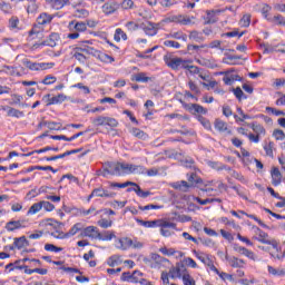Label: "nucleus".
Returning a JSON list of instances; mask_svg holds the SVG:
<instances>
[{"instance_id":"nucleus-55","label":"nucleus","mask_w":285,"mask_h":285,"mask_svg":"<svg viewBox=\"0 0 285 285\" xmlns=\"http://www.w3.org/2000/svg\"><path fill=\"white\" fill-rule=\"evenodd\" d=\"M268 21H271V23H276L277 26H285L284 17L281 14L269 18Z\"/></svg>"},{"instance_id":"nucleus-15","label":"nucleus","mask_w":285,"mask_h":285,"mask_svg":"<svg viewBox=\"0 0 285 285\" xmlns=\"http://www.w3.org/2000/svg\"><path fill=\"white\" fill-rule=\"evenodd\" d=\"M185 108L191 115H207L208 114V109H206L202 105H197V104L185 105Z\"/></svg>"},{"instance_id":"nucleus-50","label":"nucleus","mask_w":285,"mask_h":285,"mask_svg":"<svg viewBox=\"0 0 285 285\" xmlns=\"http://www.w3.org/2000/svg\"><path fill=\"white\" fill-rule=\"evenodd\" d=\"M9 28H10V30L19 29V17L12 16L9 19Z\"/></svg>"},{"instance_id":"nucleus-37","label":"nucleus","mask_w":285,"mask_h":285,"mask_svg":"<svg viewBox=\"0 0 285 285\" xmlns=\"http://www.w3.org/2000/svg\"><path fill=\"white\" fill-rule=\"evenodd\" d=\"M252 130L255 132V135H257L259 137L266 136V129L262 125L252 124Z\"/></svg>"},{"instance_id":"nucleus-21","label":"nucleus","mask_w":285,"mask_h":285,"mask_svg":"<svg viewBox=\"0 0 285 285\" xmlns=\"http://www.w3.org/2000/svg\"><path fill=\"white\" fill-rule=\"evenodd\" d=\"M258 230V235H259V242H262L263 244H271L273 246L274 249L277 250V240L275 239H268V234L262 232L261 229H257Z\"/></svg>"},{"instance_id":"nucleus-24","label":"nucleus","mask_w":285,"mask_h":285,"mask_svg":"<svg viewBox=\"0 0 285 285\" xmlns=\"http://www.w3.org/2000/svg\"><path fill=\"white\" fill-rule=\"evenodd\" d=\"M68 99V96L63 94H59L58 96H55L52 98L48 99L47 106H55L57 104H63Z\"/></svg>"},{"instance_id":"nucleus-8","label":"nucleus","mask_w":285,"mask_h":285,"mask_svg":"<svg viewBox=\"0 0 285 285\" xmlns=\"http://www.w3.org/2000/svg\"><path fill=\"white\" fill-rule=\"evenodd\" d=\"M165 63L171 70H181V68H188V60H184L177 57H165Z\"/></svg>"},{"instance_id":"nucleus-27","label":"nucleus","mask_w":285,"mask_h":285,"mask_svg":"<svg viewBox=\"0 0 285 285\" xmlns=\"http://www.w3.org/2000/svg\"><path fill=\"white\" fill-rule=\"evenodd\" d=\"M115 237H117L115 235V232L107 230V232H104L102 234H101V232H99L98 239L100 242H112V239H115Z\"/></svg>"},{"instance_id":"nucleus-3","label":"nucleus","mask_w":285,"mask_h":285,"mask_svg":"<svg viewBox=\"0 0 285 285\" xmlns=\"http://www.w3.org/2000/svg\"><path fill=\"white\" fill-rule=\"evenodd\" d=\"M158 228H160L159 232L163 237H173L177 230V223L170 222L169 218H160Z\"/></svg>"},{"instance_id":"nucleus-47","label":"nucleus","mask_w":285,"mask_h":285,"mask_svg":"<svg viewBox=\"0 0 285 285\" xmlns=\"http://www.w3.org/2000/svg\"><path fill=\"white\" fill-rule=\"evenodd\" d=\"M196 256L203 262V264H206V266H210V264H213L210 257L204 253H196Z\"/></svg>"},{"instance_id":"nucleus-64","label":"nucleus","mask_w":285,"mask_h":285,"mask_svg":"<svg viewBox=\"0 0 285 285\" xmlns=\"http://www.w3.org/2000/svg\"><path fill=\"white\" fill-rule=\"evenodd\" d=\"M183 283H184V285H196L195 278H193V276H190V273L188 275L184 276Z\"/></svg>"},{"instance_id":"nucleus-32","label":"nucleus","mask_w":285,"mask_h":285,"mask_svg":"<svg viewBox=\"0 0 285 285\" xmlns=\"http://www.w3.org/2000/svg\"><path fill=\"white\" fill-rule=\"evenodd\" d=\"M169 39H178L180 41H188V36L183 31H173L167 36Z\"/></svg>"},{"instance_id":"nucleus-26","label":"nucleus","mask_w":285,"mask_h":285,"mask_svg":"<svg viewBox=\"0 0 285 285\" xmlns=\"http://www.w3.org/2000/svg\"><path fill=\"white\" fill-rule=\"evenodd\" d=\"M53 17L43 12L40 13V16L37 18V23L39 26H48V23H50L52 21Z\"/></svg>"},{"instance_id":"nucleus-4","label":"nucleus","mask_w":285,"mask_h":285,"mask_svg":"<svg viewBox=\"0 0 285 285\" xmlns=\"http://www.w3.org/2000/svg\"><path fill=\"white\" fill-rule=\"evenodd\" d=\"M164 23H180V26H193L195 23V17H188L184 14L170 16L161 20L160 24Z\"/></svg>"},{"instance_id":"nucleus-11","label":"nucleus","mask_w":285,"mask_h":285,"mask_svg":"<svg viewBox=\"0 0 285 285\" xmlns=\"http://www.w3.org/2000/svg\"><path fill=\"white\" fill-rule=\"evenodd\" d=\"M118 244L119 245L117 246V248H122V250H126L128 248H134V249L144 248V244H141L140 242H132V239L128 237L118 239Z\"/></svg>"},{"instance_id":"nucleus-52","label":"nucleus","mask_w":285,"mask_h":285,"mask_svg":"<svg viewBox=\"0 0 285 285\" xmlns=\"http://www.w3.org/2000/svg\"><path fill=\"white\" fill-rule=\"evenodd\" d=\"M72 88H78V90H80L82 92V95H90V87H88L81 82L73 85Z\"/></svg>"},{"instance_id":"nucleus-58","label":"nucleus","mask_w":285,"mask_h":285,"mask_svg":"<svg viewBox=\"0 0 285 285\" xmlns=\"http://www.w3.org/2000/svg\"><path fill=\"white\" fill-rule=\"evenodd\" d=\"M142 273L139 271H135L130 276L129 279H131V282H134L135 284L139 283L141 281L142 277Z\"/></svg>"},{"instance_id":"nucleus-40","label":"nucleus","mask_w":285,"mask_h":285,"mask_svg":"<svg viewBox=\"0 0 285 285\" xmlns=\"http://www.w3.org/2000/svg\"><path fill=\"white\" fill-rule=\"evenodd\" d=\"M75 24V26H73ZM70 28L76 29V32H86V30H88V24L86 22H70Z\"/></svg>"},{"instance_id":"nucleus-57","label":"nucleus","mask_w":285,"mask_h":285,"mask_svg":"<svg viewBox=\"0 0 285 285\" xmlns=\"http://www.w3.org/2000/svg\"><path fill=\"white\" fill-rule=\"evenodd\" d=\"M273 137H274V139H276V141H284V139H285L284 130L275 129L273 131Z\"/></svg>"},{"instance_id":"nucleus-35","label":"nucleus","mask_w":285,"mask_h":285,"mask_svg":"<svg viewBox=\"0 0 285 285\" xmlns=\"http://www.w3.org/2000/svg\"><path fill=\"white\" fill-rule=\"evenodd\" d=\"M28 246V240L26 239V236H21L20 238H16L13 243V248H26Z\"/></svg>"},{"instance_id":"nucleus-28","label":"nucleus","mask_w":285,"mask_h":285,"mask_svg":"<svg viewBox=\"0 0 285 285\" xmlns=\"http://www.w3.org/2000/svg\"><path fill=\"white\" fill-rule=\"evenodd\" d=\"M107 264L108 266H111V268H115V266H120V264H124V259H121V256L114 255L107 259Z\"/></svg>"},{"instance_id":"nucleus-44","label":"nucleus","mask_w":285,"mask_h":285,"mask_svg":"<svg viewBox=\"0 0 285 285\" xmlns=\"http://www.w3.org/2000/svg\"><path fill=\"white\" fill-rule=\"evenodd\" d=\"M226 259H228V254H225ZM229 264L230 266H233L234 268H238L239 266L244 265V261L243 259H238L237 257H233L229 258Z\"/></svg>"},{"instance_id":"nucleus-16","label":"nucleus","mask_w":285,"mask_h":285,"mask_svg":"<svg viewBox=\"0 0 285 285\" xmlns=\"http://www.w3.org/2000/svg\"><path fill=\"white\" fill-rule=\"evenodd\" d=\"M1 110L7 112V117H14L16 119H20V117L24 116L23 111L10 106H1Z\"/></svg>"},{"instance_id":"nucleus-29","label":"nucleus","mask_w":285,"mask_h":285,"mask_svg":"<svg viewBox=\"0 0 285 285\" xmlns=\"http://www.w3.org/2000/svg\"><path fill=\"white\" fill-rule=\"evenodd\" d=\"M117 11V3L116 2H107L102 6V12L105 14H112V12Z\"/></svg>"},{"instance_id":"nucleus-41","label":"nucleus","mask_w":285,"mask_h":285,"mask_svg":"<svg viewBox=\"0 0 285 285\" xmlns=\"http://www.w3.org/2000/svg\"><path fill=\"white\" fill-rule=\"evenodd\" d=\"M66 6H70V0H53L52 2L55 10H61L62 8H66Z\"/></svg>"},{"instance_id":"nucleus-6","label":"nucleus","mask_w":285,"mask_h":285,"mask_svg":"<svg viewBox=\"0 0 285 285\" xmlns=\"http://www.w3.org/2000/svg\"><path fill=\"white\" fill-rule=\"evenodd\" d=\"M195 184H199V179L197 178L196 174H191L188 177V181L180 180L171 184V187L175 188V190H181L183 193H187L188 188H193Z\"/></svg>"},{"instance_id":"nucleus-2","label":"nucleus","mask_w":285,"mask_h":285,"mask_svg":"<svg viewBox=\"0 0 285 285\" xmlns=\"http://www.w3.org/2000/svg\"><path fill=\"white\" fill-rule=\"evenodd\" d=\"M85 225L83 223H76L72 227L68 230V233H63L60 230L52 232V237L56 239H69V237H75L78 233H83Z\"/></svg>"},{"instance_id":"nucleus-61","label":"nucleus","mask_w":285,"mask_h":285,"mask_svg":"<svg viewBox=\"0 0 285 285\" xmlns=\"http://www.w3.org/2000/svg\"><path fill=\"white\" fill-rule=\"evenodd\" d=\"M138 16L141 17L142 19H150L153 17L150 11L146 8H140L138 10Z\"/></svg>"},{"instance_id":"nucleus-33","label":"nucleus","mask_w":285,"mask_h":285,"mask_svg":"<svg viewBox=\"0 0 285 285\" xmlns=\"http://www.w3.org/2000/svg\"><path fill=\"white\" fill-rule=\"evenodd\" d=\"M72 57H73L75 59H77V61H79V63H86V61L88 60V57H86V55H83L82 51H79V47H77V48L73 50Z\"/></svg>"},{"instance_id":"nucleus-25","label":"nucleus","mask_w":285,"mask_h":285,"mask_svg":"<svg viewBox=\"0 0 285 285\" xmlns=\"http://www.w3.org/2000/svg\"><path fill=\"white\" fill-rule=\"evenodd\" d=\"M92 195H95L96 197H105L107 199H109L110 197H115V193L108 191L104 188L94 189Z\"/></svg>"},{"instance_id":"nucleus-19","label":"nucleus","mask_w":285,"mask_h":285,"mask_svg":"<svg viewBox=\"0 0 285 285\" xmlns=\"http://www.w3.org/2000/svg\"><path fill=\"white\" fill-rule=\"evenodd\" d=\"M271 177L273 186H279V184H282V171H279V168L273 167L271 170Z\"/></svg>"},{"instance_id":"nucleus-10","label":"nucleus","mask_w":285,"mask_h":285,"mask_svg":"<svg viewBox=\"0 0 285 285\" xmlns=\"http://www.w3.org/2000/svg\"><path fill=\"white\" fill-rule=\"evenodd\" d=\"M188 274V269L184 264H177L169 269V277H171V279H184V276Z\"/></svg>"},{"instance_id":"nucleus-45","label":"nucleus","mask_w":285,"mask_h":285,"mask_svg":"<svg viewBox=\"0 0 285 285\" xmlns=\"http://www.w3.org/2000/svg\"><path fill=\"white\" fill-rule=\"evenodd\" d=\"M114 39H115V41H121V39H122V41H126V39H128V36L126 35V32H124V30L116 29Z\"/></svg>"},{"instance_id":"nucleus-7","label":"nucleus","mask_w":285,"mask_h":285,"mask_svg":"<svg viewBox=\"0 0 285 285\" xmlns=\"http://www.w3.org/2000/svg\"><path fill=\"white\" fill-rule=\"evenodd\" d=\"M22 63L26 68H28L29 70H32L33 72L50 70V68L55 67L52 62H32L28 59L22 60Z\"/></svg>"},{"instance_id":"nucleus-36","label":"nucleus","mask_w":285,"mask_h":285,"mask_svg":"<svg viewBox=\"0 0 285 285\" xmlns=\"http://www.w3.org/2000/svg\"><path fill=\"white\" fill-rule=\"evenodd\" d=\"M160 218L155 220H140L141 226L145 228H159Z\"/></svg>"},{"instance_id":"nucleus-62","label":"nucleus","mask_w":285,"mask_h":285,"mask_svg":"<svg viewBox=\"0 0 285 285\" xmlns=\"http://www.w3.org/2000/svg\"><path fill=\"white\" fill-rule=\"evenodd\" d=\"M98 226H100V228H110L112 226V220L101 218L100 220H98Z\"/></svg>"},{"instance_id":"nucleus-31","label":"nucleus","mask_w":285,"mask_h":285,"mask_svg":"<svg viewBox=\"0 0 285 285\" xmlns=\"http://www.w3.org/2000/svg\"><path fill=\"white\" fill-rule=\"evenodd\" d=\"M132 81H137L138 83H148V81H153V78L146 76L144 72H139L134 76Z\"/></svg>"},{"instance_id":"nucleus-59","label":"nucleus","mask_w":285,"mask_h":285,"mask_svg":"<svg viewBox=\"0 0 285 285\" xmlns=\"http://www.w3.org/2000/svg\"><path fill=\"white\" fill-rule=\"evenodd\" d=\"M0 10H2V12L6 14H10V12H12V4L2 1L0 2Z\"/></svg>"},{"instance_id":"nucleus-56","label":"nucleus","mask_w":285,"mask_h":285,"mask_svg":"<svg viewBox=\"0 0 285 285\" xmlns=\"http://www.w3.org/2000/svg\"><path fill=\"white\" fill-rule=\"evenodd\" d=\"M184 70H187L189 75H199L202 70L199 68L190 65V62L187 61V67L184 68Z\"/></svg>"},{"instance_id":"nucleus-48","label":"nucleus","mask_w":285,"mask_h":285,"mask_svg":"<svg viewBox=\"0 0 285 285\" xmlns=\"http://www.w3.org/2000/svg\"><path fill=\"white\" fill-rule=\"evenodd\" d=\"M271 257H273V259H277L278 262H283L284 257H285V252L272 250L271 252Z\"/></svg>"},{"instance_id":"nucleus-53","label":"nucleus","mask_w":285,"mask_h":285,"mask_svg":"<svg viewBox=\"0 0 285 285\" xmlns=\"http://www.w3.org/2000/svg\"><path fill=\"white\" fill-rule=\"evenodd\" d=\"M41 202L35 203L28 210L27 215H37L41 210Z\"/></svg>"},{"instance_id":"nucleus-43","label":"nucleus","mask_w":285,"mask_h":285,"mask_svg":"<svg viewBox=\"0 0 285 285\" xmlns=\"http://www.w3.org/2000/svg\"><path fill=\"white\" fill-rule=\"evenodd\" d=\"M40 83L43 86H52L53 83H57V77L48 75L40 81Z\"/></svg>"},{"instance_id":"nucleus-22","label":"nucleus","mask_w":285,"mask_h":285,"mask_svg":"<svg viewBox=\"0 0 285 285\" xmlns=\"http://www.w3.org/2000/svg\"><path fill=\"white\" fill-rule=\"evenodd\" d=\"M185 199L188 202V204L197 202L198 204H200V206H206V204H213V202H215V199L213 198L202 199L195 196H185Z\"/></svg>"},{"instance_id":"nucleus-30","label":"nucleus","mask_w":285,"mask_h":285,"mask_svg":"<svg viewBox=\"0 0 285 285\" xmlns=\"http://www.w3.org/2000/svg\"><path fill=\"white\" fill-rule=\"evenodd\" d=\"M215 129L218 130V132H228L230 134V130H228V125L224 120L217 119L215 121Z\"/></svg>"},{"instance_id":"nucleus-60","label":"nucleus","mask_w":285,"mask_h":285,"mask_svg":"<svg viewBox=\"0 0 285 285\" xmlns=\"http://www.w3.org/2000/svg\"><path fill=\"white\" fill-rule=\"evenodd\" d=\"M271 10H273V8L268 4H263L261 12L264 17V19H266L267 21H269L271 17H268V12H271Z\"/></svg>"},{"instance_id":"nucleus-1","label":"nucleus","mask_w":285,"mask_h":285,"mask_svg":"<svg viewBox=\"0 0 285 285\" xmlns=\"http://www.w3.org/2000/svg\"><path fill=\"white\" fill-rule=\"evenodd\" d=\"M78 51L83 52L85 55H90L91 57L99 59V61H102V63H112L115 61V58H112L111 56L104 53L88 45H82L81 47H78Z\"/></svg>"},{"instance_id":"nucleus-13","label":"nucleus","mask_w":285,"mask_h":285,"mask_svg":"<svg viewBox=\"0 0 285 285\" xmlns=\"http://www.w3.org/2000/svg\"><path fill=\"white\" fill-rule=\"evenodd\" d=\"M61 37H59V33L52 32L49 35V37L46 39V41H42L41 43L33 45V49L41 48L42 46H49V48H56L57 43H59V40Z\"/></svg>"},{"instance_id":"nucleus-38","label":"nucleus","mask_w":285,"mask_h":285,"mask_svg":"<svg viewBox=\"0 0 285 285\" xmlns=\"http://www.w3.org/2000/svg\"><path fill=\"white\" fill-rule=\"evenodd\" d=\"M11 99H12L11 106H22V107L28 106L26 104H21L23 101V96H21V95L12 94Z\"/></svg>"},{"instance_id":"nucleus-54","label":"nucleus","mask_w":285,"mask_h":285,"mask_svg":"<svg viewBox=\"0 0 285 285\" xmlns=\"http://www.w3.org/2000/svg\"><path fill=\"white\" fill-rule=\"evenodd\" d=\"M26 262H29V264L31 266H41V261L39 259H29V258H23V259H20V261H16V264H26Z\"/></svg>"},{"instance_id":"nucleus-34","label":"nucleus","mask_w":285,"mask_h":285,"mask_svg":"<svg viewBox=\"0 0 285 285\" xmlns=\"http://www.w3.org/2000/svg\"><path fill=\"white\" fill-rule=\"evenodd\" d=\"M130 132L134 137H137V139H142L144 141L148 139V134L144 132V130L139 128H132Z\"/></svg>"},{"instance_id":"nucleus-23","label":"nucleus","mask_w":285,"mask_h":285,"mask_svg":"<svg viewBox=\"0 0 285 285\" xmlns=\"http://www.w3.org/2000/svg\"><path fill=\"white\" fill-rule=\"evenodd\" d=\"M14 268H19L20 271L24 268V273H27L28 275H32V273H36L35 269H28V265H19L17 264V262L10 263L6 266V269L8 271H14Z\"/></svg>"},{"instance_id":"nucleus-20","label":"nucleus","mask_w":285,"mask_h":285,"mask_svg":"<svg viewBox=\"0 0 285 285\" xmlns=\"http://www.w3.org/2000/svg\"><path fill=\"white\" fill-rule=\"evenodd\" d=\"M24 224L26 222L23 220H11L7 224L6 228L12 233V230H19V228H26Z\"/></svg>"},{"instance_id":"nucleus-18","label":"nucleus","mask_w":285,"mask_h":285,"mask_svg":"<svg viewBox=\"0 0 285 285\" xmlns=\"http://www.w3.org/2000/svg\"><path fill=\"white\" fill-rule=\"evenodd\" d=\"M141 27L148 37H155V35H157V30H159V24H155L153 22L142 23Z\"/></svg>"},{"instance_id":"nucleus-42","label":"nucleus","mask_w":285,"mask_h":285,"mask_svg":"<svg viewBox=\"0 0 285 285\" xmlns=\"http://www.w3.org/2000/svg\"><path fill=\"white\" fill-rule=\"evenodd\" d=\"M189 39L191 41H196V43H202V41H204V36L202 35V32L198 31H191L189 33Z\"/></svg>"},{"instance_id":"nucleus-12","label":"nucleus","mask_w":285,"mask_h":285,"mask_svg":"<svg viewBox=\"0 0 285 285\" xmlns=\"http://www.w3.org/2000/svg\"><path fill=\"white\" fill-rule=\"evenodd\" d=\"M101 175L102 177H108V175H121L120 163H106Z\"/></svg>"},{"instance_id":"nucleus-49","label":"nucleus","mask_w":285,"mask_h":285,"mask_svg":"<svg viewBox=\"0 0 285 285\" xmlns=\"http://www.w3.org/2000/svg\"><path fill=\"white\" fill-rule=\"evenodd\" d=\"M217 14H219V11H207V22L215 23L217 21Z\"/></svg>"},{"instance_id":"nucleus-17","label":"nucleus","mask_w":285,"mask_h":285,"mask_svg":"<svg viewBox=\"0 0 285 285\" xmlns=\"http://www.w3.org/2000/svg\"><path fill=\"white\" fill-rule=\"evenodd\" d=\"M2 72L6 75H10L11 77H21L23 75V67H12V66H3Z\"/></svg>"},{"instance_id":"nucleus-46","label":"nucleus","mask_w":285,"mask_h":285,"mask_svg":"<svg viewBox=\"0 0 285 285\" xmlns=\"http://www.w3.org/2000/svg\"><path fill=\"white\" fill-rule=\"evenodd\" d=\"M239 59H242L240 56H227L224 59V63H228L229 66H237V61H239Z\"/></svg>"},{"instance_id":"nucleus-51","label":"nucleus","mask_w":285,"mask_h":285,"mask_svg":"<svg viewBox=\"0 0 285 285\" xmlns=\"http://www.w3.org/2000/svg\"><path fill=\"white\" fill-rule=\"evenodd\" d=\"M197 119L199 124H202V126L206 128V130H210V128H213V126L210 125V120L206 119L204 116L198 115Z\"/></svg>"},{"instance_id":"nucleus-39","label":"nucleus","mask_w":285,"mask_h":285,"mask_svg":"<svg viewBox=\"0 0 285 285\" xmlns=\"http://www.w3.org/2000/svg\"><path fill=\"white\" fill-rule=\"evenodd\" d=\"M205 186H216L219 193H223V190H226V185L223 184L222 180H210V181H207Z\"/></svg>"},{"instance_id":"nucleus-9","label":"nucleus","mask_w":285,"mask_h":285,"mask_svg":"<svg viewBox=\"0 0 285 285\" xmlns=\"http://www.w3.org/2000/svg\"><path fill=\"white\" fill-rule=\"evenodd\" d=\"M91 124L95 126H109V128H117L119 126V122L117 119L111 118V117H106V116H98L96 117Z\"/></svg>"},{"instance_id":"nucleus-14","label":"nucleus","mask_w":285,"mask_h":285,"mask_svg":"<svg viewBox=\"0 0 285 285\" xmlns=\"http://www.w3.org/2000/svg\"><path fill=\"white\" fill-rule=\"evenodd\" d=\"M99 228L97 226H87L83 227L82 232L80 233V237H88L89 239H99Z\"/></svg>"},{"instance_id":"nucleus-5","label":"nucleus","mask_w":285,"mask_h":285,"mask_svg":"<svg viewBox=\"0 0 285 285\" xmlns=\"http://www.w3.org/2000/svg\"><path fill=\"white\" fill-rule=\"evenodd\" d=\"M145 173L146 167L141 165L120 163V175H144Z\"/></svg>"},{"instance_id":"nucleus-63","label":"nucleus","mask_w":285,"mask_h":285,"mask_svg":"<svg viewBox=\"0 0 285 285\" xmlns=\"http://www.w3.org/2000/svg\"><path fill=\"white\" fill-rule=\"evenodd\" d=\"M239 23L243 28H248V26H250V14L248 13L244 14Z\"/></svg>"}]
</instances>
